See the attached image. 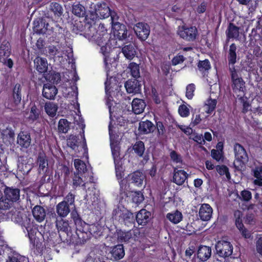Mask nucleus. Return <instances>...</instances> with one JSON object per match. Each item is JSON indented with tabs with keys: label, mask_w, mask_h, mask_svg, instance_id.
<instances>
[{
	"label": "nucleus",
	"mask_w": 262,
	"mask_h": 262,
	"mask_svg": "<svg viewBox=\"0 0 262 262\" xmlns=\"http://www.w3.org/2000/svg\"><path fill=\"white\" fill-rule=\"evenodd\" d=\"M49 10L53 13L55 17H59L63 13L62 6L56 2H52L50 4Z\"/></svg>",
	"instance_id": "nucleus-41"
},
{
	"label": "nucleus",
	"mask_w": 262,
	"mask_h": 262,
	"mask_svg": "<svg viewBox=\"0 0 262 262\" xmlns=\"http://www.w3.org/2000/svg\"><path fill=\"white\" fill-rule=\"evenodd\" d=\"M71 123L66 119H60L58 123L57 130L60 134H66L70 129Z\"/></svg>",
	"instance_id": "nucleus-39"
},
{
	"label": "nucleus",
	"mask_w": 262,
	"mask_h": 262,
	"mask_svg": "<svg viewBox=\"0 0 262 262\" xmlns=\"http://www.w3.org/2000/svg\"><path fill=\"white\" fill-rule=\"evenodd\" d=\"M179 114L182 117H187L190 114L189 109L185 104L180 105L178 109Z\"/></svg>",
	"instance_id": "nucleus-58"
},
{
	"label": "nucleus",
	"mask_w": 262,
	"mask_h": 262,
	"mask_svg": "<svg viewBox=\"0 0 262 262\" xmlns=\"http://www.w3.org/2000/svg\"><path fill=\"white\" fill-rule=\"evenodd\" d=\"M78 140L79 138L78 136L71 135L67 140V145L72 149H75L78 147Z\"/></svg>",
	"instance_id": "nucleus-49"
},
{
	"label": "nucleus",
	"mask_w": 262,
	"mask_h": 262,
	"mask_svg": "<svg viewBox=\"0 0 262 262\" xmlns=\"http://www.w3.org/2000/svg\"><path fill=\"white\" fill-rule=\"evenodd\" d=\"M7 218L14 223L19 224L24 231L27 232L28 236L31 244V248L36 254L42 253L43 250V246L39 238L36 236L38 231L37 225L33 221L28 217L26 214L21 215L20 212L9 211L7 213Z\"/></svg>",
	"instance_id": "nucleus-1"
},
{
	"label": "nucleus",
	"mask_w": 262,
	"mask_h": 262,
	"mask_svg": "<svg viewBox=\"0 0 262 262\" xmlns=\"http://www.w3.org/2000/svg\"><path fill=\"white\" fill-rule=\"evenodd\" d=\"M71 217L74 223L76 233L79 236V233H85L86 237L100 236L101 233V227L99 224H88L81 217L75 208L71 212Z\"/></svg>",
	"instance_id": "nucleus-2"
},
{
	"label": "nucleus",
	"mask_w": 262,
	"mask_h": 262,
	"mask_svg": "<svg viewBox=\"0 0 262 262\" xmlns=\"http://www.w3.org/2000/svg\"><path fill=\"white\" fill-rule=\"evenodd\" d=\"M188 173L184 170L174 168L172 182L179 186L182 185L188 178Z\"/></svg>",
	"instance_id": "nucleus-18"
},
{
	"label": "nucleus",
	"mask_w": 262,
	"mask_h": 262,
	"mask_svg": "<svg viewBox=\"0 0 262 262\" xmlns=\"http://www.w3.org/2000/svg\"><path fill=\"white\" fill-rule=\"evenodd\" d=\"M126 183L127 180L125 179H120V181H119L120 194L124 195V196L127 197L128 193L126 190Z\"/></svg>",
	"instance_id": "nucleus-56"
},
{
	"label": "nucleus",
	"mask_w": 262,
	"mask_h": 262,
	"mask_svg": "<svg viewBox=\"0 0 262 262\" xmlns=\"http://www.w3.org/2000/svg\"><path fill=\"white\" fill-rule=\"evenodd\" d=\"M58 110L57 104L52 102H47L45 105L46 113L50 117H54L56 116Z\"/></svg>",
	"instance_id": "nucleus-38"
},
{
	"label": "nucleus",
	"mask_w": 262,
	"mask_h": 262,
	"mask_svg": "<svg viewBox=\"0 0 262 262\" xmlns=\"http://www.w3.org/2000/svg\"><path fill=\"white\" fill-rule=\"evenodd\" d=\"M32 212L34 219L39 223L42 222L46 216L45 209L43 207L39 205L35 206L33 208Z\"/></svg>",
	"instance_id": "nucleus-26"
},
{
	"label": "nucleus",
	"mask_w": 262,
	"mask_h": 262,
	"mask_svg": "<svg viewBox=\"0 0 262 262\" xmlns=\"http://www.w3.org/2000/svg\"><path fill=\"white\" fill-rule=\"evenodd\" d=\"M234 151L236 160L241 163L245 164L248 161V156L244 147L240 144L236 143L234 145Z\"/></svg>",
	"instance_id": "nucleus-12"
},
{
	"label": "nucleus",
	"mask_w": 262,
	"mask_h": 262,
	"mask_svg": "<svg viewBox=\"0 0 262 262\" xmlns=\"http://www.w3.org/2000/svg\"><path fill=\"white\" fill-rule=\"evenodd\" d=\"M72 13L76 16L79 17H85V20H88V15H86V10L85 7L80 3L75 2L72 6Z\"/></svg>",
	"instance_id": "nucleus-27"
},
{
	"label": "nucleus",
	"mask_w": 262,
	"mask_h": 262,
	"mask_svg": "<svg viewBox=\"0 0 262 262\" xmlns=\"http://www.w3.org/2000/svg\"><path fill=\"white\" fill-rule=\"evenodd\" d=\"M256 250L259 255L262 257V236H260L256 241Z\"/></svg>",
	"instance_id": "nucleus-64"
},
{
	"label": "nucleus",
	"mask_w": 262,
	"mask_h": 262,
	"mask_svg": "<svg viewBox=\"0 0 262 262\" xmlns=\"http://www.w3.org/2000/svg\"><path fill=\"white\" fill-rule=\"evenodd\" d=\"M198 258L202 261L207 260L211 255V249L209 246L201 245L199 246L198 252Z\"/></svg>",
	"instance_id": "nucleus-23"
},
{
	"label": "nucleus",
	"mask_w": 262,
	"mask_h": 262,
	"mask_svg": "<svg viewBox=\"0 0 262 262\" xmlns=\"http://www.w3.org/2000/svg\"><path fill=\"white\" fill-rule=\"evenodd\" d=\"M236 45L234 43H232L229 47L228 55V64L229 66L232 65V67L234 66V64L236 62Z\"/></svg>",
	"instance_id": "nucleus-32"
},
{
	"label": "nucleus",
	"mask_w": 262,
	"mask_h": 262,
	"mask_svg": "<svg viewBox=\"0 0 262 262\" xmlns=\"http://www.w3.org/2000/svg\"><path fill=\"white\" fill-rule=\"evenodd\" d=\"M146 105L144 100L134 98L132 103V111L135 114H140L143 112Z\"/></svg>",
	"instance_id": "nucleus-24"
},
{
	"label": "nucleus",
	"mask_w": 262,
	"mask_h": 262,
	"mask_svg": "<svg viewBox=\"0 0 262 262\" xmlns=\"http://www.w3.org/2000/svg\"><path fill=\"white\" fill-rule=\"evenodd\" d=\"M112 214L115 220H117L121 224H123L128 227L132 226L135 223V217L133 213L126 208L115 209L113 211Z\"/></svg>",
	"instance_id": "nucleus-4"
},
{
	"label": "nucleus",
	"mask_w": 262,
	"mask_h": 262,
	"mask_svg": "<svg viewBox=\"0 0 262 262\" xmlns=\"http://www.w3.org/2000/svg\"><path fill=\"white\" fill-rule=\"evenodd\" d=\"M56 226L58 230L67 232L68 231L69 224L68 221L61 219L60 220H56Z\"/></svg>",
	"instance_id": "nucleus-50"
},
{
	"label": "nucleus",
	"mask_w": 262,
	"mask_h": 262,
	"mask_svg": "<svg viewBox=\"0 0 262 262\" xmlns=\"http://www.w3.org/2000/svg\"><path fill=\"white\" fill-rule=\"evenodd\" d=\"M130 196L132 202L137 205L140 204L144 200V195L140 191H132Z\"/></svg>",
	"instance_id": "nucleus-44"
},
{
	"label": "nucleus",
	"mask_w": 262,
	"mask_h": 262,
	"mask_svg": "<svg viewBox=\"0 0 262 262\" xmlns=\"http://www.w3.org/2000/svg\"><path fill=\"white\" fill-rule=\"evenodd\" d=\"M117 238L120 242H127L132 238L133 234L131 230L128 231H123L119 230L117 231Z\"/></svg>",
	"instance_id": "nucleus-42"
},
{
	"label": "nucleus",
	"mask_w": 262,
	"mask_h": 262,
	"mask_svg": "<svg viewBox=\"0 0 262 262\" xmlns=\"http://www.w3.org/2000/svg\"><path fill=\"white\" fill-rule=\"evenodd\" d=\"M75 195L71 192L68 194L64 198L62 201H64L67 205L69 206H73L75 208Z\"/></svg>",
	"instance_id": "nucleus-55"
},
{
	"label": "nucleus",
	"mask_w": 262,
	"mask_h": 262,
	"mask_svg": "<svg viewBox=\"0 0 262 262\" xmlns=\"http://www.w3.org/2000/svg\"><path fill=\"white\" fill-rule=\"evenodd\" d=\"M217 104V101L216 99H213L211 98L208 99L205 103L206 107V113L209 114H211L214 111Z\"/></svg>",
	"instance_id": "nucleus-46"
},
{
	"label": "nucleus",
	"mask_w": 262,
	"mask_h": 262,
	"mask_svg": "<svg viewBox=\"0 0 262 262\" xmlns=\"http://www.w3.org/2000/svg\"><path fill=\"white\" fill-rule=\"evenodd\" d=\"M96 15L101 19L108 17L111 15L110 8L105 2L98 3L95 7Z\"/></svg>",
	"instance_id": "nucleus-13"
},
{
	"label": "nucleus",
	"mask_w": 262,
	"mask_h": 262,
	"mask_svg": "<svg viewBox=\"0 0 262 262\" xmlns=\"http://www.w3.org/2000/svg\"><path fill=\"white\" fill-rule=\"evenodd\" d=\"M0 130L3 137L9 140H14L15 134L12 127L8 123L0 125Z\"/></svg>",
	"instance_id": "nucleus-28"
},
{
	"label": "nucleus",
	"mask_w": 262,
	"mask_h": 262,
	"mask_svg": "<svg viewBox=\"0 0 262 262\" xmlns=\"http://www.w3.org/2000/svg\"><path fill=\"white\" fill-rule=\"evenodd\" d=\"M92 24L95 25V21L94 18H91V20H85L84 28L81 30V31H83L84 34L90 38H94L96 39L98 43L100 42V40L102 38H104V36H106L105 38L107 39L108 34L107 31H102V34H99L98 31L96 30L95 26L93 25Z\"/></svg>",
	"instance_id": "nucleus-5"
},
{
	"label": "nucleus",
	"mask_w": 262,
	"mask_h": 262,
	"mask_svg": "<svg viewBox=\"0 0 262 262\" xmlns=\"http://www.w3.org/2000/svg\"><path fill=\"white\" fill-rule=\"evenodd\" d=\"M112 259L114 260H118L122 259L124 255L125 251L122 244H118L114 246L111 251Z\"/></svg>",
	"instance_id": "nucleus-25"
},
{
	"label": "nucleus",
	"mask_w": 262,
	"mask_h": 262,
	"mask_svg": "<svg viewBox=\"0 0 262 262\" xmlns=\"http://www.w3.org/2000/svg\"><path fill=\"white\" fill-rule=\"evenodd\" d=\"M213 209L211 206L206 203L202 204L199 209V216L203 221H209L212 217Z\"/></svg>",
	"instance_id": "nucleus-14"
},
{
	"label": "nucleus",
	"mask_w": 262,
	"mask_h": 262,
	"mask_svg": "<svg viewBox=\"0 0 262 262\" xmlns=\"http://www.w3.org/2000/svg\"><path fill=\"white\" fill-rule=\"evenodd\" d=\"M128 93L138 94L141 91V81L138 79H130L126 81L124 84Z\"/></svg>",
	"instance_id": "nucleus-11"
},
{
	"label": "nucleus",
	"mask_w": 262,
	"mask_h": 262,
	"mask_svg": "<svg viewBox=\"0 0 262 262\" xmlns=\"http://www.w3.org/2000/svg\"><path fill=\"white\" fill-rule=\"evenodd\" d=\"M171 159L177 163H182L183 162L181 156L178 154L175 150H172L170 153Z\"/></svg>",
	"instance_id": "nucleus-62"
},
{
	"label": "nucleus",
	"mask_w": 262,
	"mask_h": 262,
	"mask_svg": "<svg viewBox=\"0 0 262 262\" xmlns=\"http://www.w3.org/2000/svg\"><path fill=\"white\" fill-rule=\"evenodd\" d=\"M74 166L78 172H84L86 170V167L85 163L80 159H75L74 161Z\"/></svg>",
	"instance_id": "nucleus-53"
},
{
	"label": "nucleus",
	"mask_w": 262,
	"mask_h": 262,
	"mask_svg": "<svg viewBox=\"0 0 262 262\" xmlns=\"http://www.w3.org/2000/svg\"><path fill=\"white\" fill-rule=\"evenodd\" d=\"M34 68L36 71L40 73H45L47 71L48 64L46 58L37 56L34 60Z\"/></svg>",
	"instance_id": "nucleus-20"
},
{
	"label": "nucleus",
	"mask_w": 262,
	"mask_h": 262,
	"mask_svg": "<svg viewBox=\"0 0 262 262\" xmlns=\"http://www.w3.org/2000/svg\"><path fill=\"white\" fill-rule=\"evenodd\" d=\"M47 79L53 84H57L61 81V75L59 73L51 72L47 77Z\"/></svg>",
	"instance_id": "nucleus-51"
},
{
	"label": "nucleus",
	"mask_w": 262,
	"mask_h": 262,
	"mask_svg": "<svg viewBox=\"0 0 262 262\" xmlns=\"http://www.w3.org/2000/svg\"><path fill=\"white\" fill-rule=\"evenodd\" d=\"M134 31L138 38L144 41L148 38L150 30L147 23L139 22L135 25Z\"/></svg>",
	"instance_id": "nucleus-10"
},
{
	"label": "nucleus",
	"mask_w": 262,
	"mask_h": 262,
	"mask_svg": "<svg viewBox=\"0 0 262 262\" xmlns=\"http://www.w3.org/2000/svg\"><path fill=\"white\" fill-rule=\"evenodd\" d=\"M73 185L75 187L85 185V183L80 176L79 172H74L73 177Z\"/></svg>",
	"instance_id": "nucleus-52"
},
{
	"label": "nucleus",
	"mask_w": 262,
	"mask_h": 262,
	"mask_svg": "<svg viewBox=\"0 0 262 262\" xmlns=\"http://www.w3.org/2000/svg\"><path fill=\"white\" fill-rule=\"evenodd\" d=\"M195 89V85L193 83L189 84L186 86V97L188 99H191L193 98Z\"/></svg>",
	"instance_id": "nucleus-59"
},
{
	"label": "nucleus",
	"mask_w": 262,
	"mask_h": 262,
	"mask_svg": "<svg viewBox=\"0 0 262 262\" xmlns=\"http://www.w3.org/2000/svg\"><path fill=\"white\" fill-rule=\"evenodd\" d=\"M239 28L238 27L233 23H230L226 32L227 37L228 39L238 38L239 33Z\"/></svg>",
	"instance_id": "nucleus-30"
},
{
	"label": "nucleus",
	"mask_w": 262,
	"mask_h": 262,
	"mask_svg": "<svg viewBox=\"0 0 262 262\" xmlns=\"http://www.w3.org/2000/svg\"><path fill=\"white\" fill-rule=\"evenodd\" d=\"M155 129V125L148 120L141 121L139 123L138 131L140 135H147L153 133Z\"/></svg>",
	"instance_id": "nucleus-16"
},
{
	"label": "nucleus",
	"mask_w": 262,
	"mask_h": 262,
	"mask_svg": "<svg viewBox=\"0 0 262 262\" xmlns=\"http://www.w3.org/2000/svg\"><path fill=\"white\" fill-rule=\"evenodd\" d=\"M55 33L56 39L59 41L64 40L66 39V34L67 31L64 28H63L59 26V25H56L55 28Z\"/></svg>",
	"instance_id": "nucleus-48"
},
{
	"label": "nucleus",
	"mask_w": 262,
	"mask_h": 262,
	"mask_svg": "<svg viewBox=\"0 0 262 262\" xmlns=\"http://www.w3.org/2000/svg\"><path fill=\"white\" fill-rule=\"evenodd\" d=\"M232 81V88L235 93L242 92V95H245V82L242 77H239L237 74L235 67H229Z\"/></svg>",
	"instance_id": "nucleus-7"
},
{
	"label": "nucleus",
	"mask_w": 262,
	"mask_h": 262,
	"mask_svg": "<svg viewBox=\"0 0 262 262\" xmlns=\"http://www.w3.org/2000/svg\"><path fill=\"white\" fill-rule=\"evenodd\" d=\"M48 160L44 152H39L38 155L36 163L38 165V172L39 173H46L49 169Z\"/></svg>",
	"instance_id": "nucleus-17"
},
{
	"label": "nucleus",
	"mask_w": 262,
	"mask_h": 262,
	"mask_svg": "<svg viewBox=\"0 0 262 262\" xmlns=\"http://www.w3.org/2000/svg\"><path fill=\"white\" fill-rule=\"evenodd\" d=\"M56 213L60 217H65L70 212V207L66 205L64 201L59 202L56 207Z\"/></svg>",
	"instance_id": "nucleus-31"
},
{
	"label": "nucleus",
	"mask_w": 262,
	"mask_h": 262,
	"mask_svg": "<svg viewBox=\"0 0 262 262\" xmlns=\"http://www.w3.org/2000/svg\"><path fill=\"white\" fill-rule=\"evenodd\" d=\"M40 114V110L34 103L31 106L28 119L29 120L34 122L39 118Z\"/></svg>",
	"instance_id": "nucleus-40"
},
{
	"label": "nucleus",
	"mask_w": 262,
	"mask_h": 262,
	"mask_svg": "<svg viewBox=\"0 0 262 262\" xmlns=\"http://www.w3.org/2000/svg\"><path fill=\"white\" fill-rule=\"evenodd\" d=\"M128 177L132 183H133L137 186L142 185L144 179V176L142 173L138 170L128 175Z\"/></svg>",
	"instance_id": "nucleus-33"
},
{
	"label": "nucleus",
	"mask_w": 262,
	"mask_h": 262,
	"mask_svg": "<svg viewBox=\"0 0 262 262\" xmlns=\"http://www.w3.org/2000/svg\"><path fill=\"white\" fill-rule=\"evenodd\" d=\"M192 140H193L194 142H196L199 144L201 145H205V141L203 138V135L202 134L200 135L196 133H194L192 135V137L191 138Z\"/></svg>",
	"instance_id": "nucleus-63"
},
{
	"label": "nucleus",
	"mask_w": 262,
	"mask_h": 262,
	"mask_svg": "<svg viewBox=\"0 0 262 262\" xmlns=\"http://www.w3.org/2000/svg\"><path fill=\"white\" fill-rule=\"evenodd\" d=\"M21 85L19 83L15 84L13 89L12 95L13 102L16 105L20 103L21 100Z\"/></svg>",
	"instance_id": "nucleus-36"
},
{
	"label": "nucleus",
	"mask_w": 262,
	"mask_h": 262,
	"mask_svg": "<svg viewBox=\"0 0 262 262\" xmlns=\"http://www.w3.org/2000/svg\"><path fill=\"white\" fill-rule=\"evenodd\" d=\"M30 134L26 131H21L18 135L17 143L22 148H27L31 144Z\"/></svg>",
	"instance_id": "nucleus-19"
},
{
	"label": "nucleus",
	"mask_w": 262,
	"mask_h": 262,
	"mask_svg": "<svg viewBox=\"0 0 262 262\" xmlns=\"http://www.w3.org/2000/svg\"><path fill=\"white\" fill-rule=\"evenodd\" d=\"M58 175L60 173L61 177H63L64 179H66L70 174V169L66 165H62L61 167L58 169L57 172ZM57 172H56V174Z\"/></svg>",
	"instance_id": "nucleus-60"
},
{
	"label": "nucleus",
	"mask_w": 262,
	"mask_h": 262,
	"mask_svg": "<svg viewBox=\"0 0 262 262\" xmlns=\"http://www.w3.org/2000/svg\"><path fill=\"white\" fill-rule=\"evenodd\" d=\"M151 213L146 209L140 210L136 214L135 221L139 225H145L149 221Z\"/></svg>",
	"instance_id": "nucleus-21"
},
{
	"label": "nucleus",
	"mask_w": 262,
	"mask_h": 262,
	"mask_svg": "<svg viewBox=\"0 0 262 262\" xmlns=\"http://www.w3.org/2000/svg\"><path fill=\"white\" fill-rule=\"evenodd\" d=\"M122 52L126 58L131 60L136 55V50L134 43L126 42L122 48Z\"/></svg>",
	"instance_id": "nucleus-22"
},
{
	"label": "nucleus",
	"mask_w": 262,
	"mask_h": 262,
	"mask_svg": "<svg viewBox=\"0 0 262 262\" xmlns=\"http://www.w3.org/2000/svg\"><path fill=\"white\" fill-rule=\"evenodd\" d=\"M128 68L130 70V74L134 78L139 79L141 78L139 64L133 62L129 64Z\"/></svg>",
	"instance_id": "nucleus-45"
},
{
	"label": "nucleus",
	"mask_w": 262,
	"mask_h": 262,
	"mask_svg": "<svg viewBox=\"0 0 262 262\" xmlns=\"http://www.w3.org/2000/svg\"><path fill=\"white\" fill-rule=\"evenodd\" d=\"M4 195L0 199V209L7 210L20 199V189L13 187H6Z\"/></svg>",
	"instance_id": "nucleus-3"
},
{
	"label": "nucleus",
	"mask_w": 262,
	"mask_h": 262,
	"mask_svg": "<svg viewBox=\"0 0 262 262\" xmlns=\"http://www.w3.org/2000/svg\"><path fill=\"white\" fill-rule=\"evenodd\" d=\"M216 255L220 258H227L233 253V246L228 241H221L215 245Z\"/></svg>",
	"instance_id": "nucleus-6"
},
{
	"label": "nucleus",
	"mask_w": 262,
	"mask_h": 262,
	"mask_svg": "<svg viewBox=\"0 0 262 262\" xmlns=\"http://www.w3.org/2000/svg\"><path fill=\"white\" fill-rule=\"evenodd\" d=\"M198 67L199 70L202 72L208 71L211 68L210 62L208 59L199 61Z\"/></svg>",
	"instance_id": "nucleus-54"
},
{
	"label": "nucleus",
	"mask_w": 262,
	"mask_h": 262,
	"mask_svg": "<svg viewBox=\"0 0 262 262\" xmlns=\"http://www.w3.org/2000/svg\"><path fill=\"white\" fill-rule=\"evenodd\" d=\"M133 150L140 157L143 156L145 151L144 143L142 141H137L133 146Z\"/></svg>",
	"instance_id": "nucleus-43"
},
{
	"label": "nucleus",
	"mask_w": 262,
	"mask_h": 262,
	"mask_svg": "<svg viewBox=\"0 0 262 262\" xmlns=\"http://www.w3.org/2000/svg\"><path fill=\"white\" fill-rule=\"evenodd\" d=\"M178 34L180 37L187 41H193L198 37V31L195 26H182L179 28Z\"/></svg>",
	"instance_id": "nucleus-8"
},
{
	"label": "nucleus",
	"mask_w": 262,
	"mask_h": 262,
	"mask_svg": "<svg viewBox=\"0 0 262 262\" xmlns=\"http://www.w3.org/2000/svg\"><path fill=\"white\" fill-rule=\"evenodd\" d=\"M252 172L253 177L256 178L253 182V184L260 187L262 186V163L255 166Z\"/></svg>",
	"instance_id": "nucleus-29"
},
{
	"label": "nucleus",
	"mask_w": 262,
	"mask_h": 262,
	"mask_svg": "<svg viewBox=\"0 0 262 262\" xmlns=\"http://www.w3.org/2000/svg\"><path fill=\"white\" fill-rule=\"evenodd\" d=\"M215 169L220 176H226L228 180L231 179V176L228 167L225 165H217L215 166Z\"/></svg>",
	"instance_id": "nucleus-47"
},
{
	"label": "nucleus",
	"mask_w": 262,
	"mask_h": 262,
	"mask_svg": "<svg viewBox=\"0 0 262 262\" xmlns=\"http://www.w3.org/2000/svg\"><path fill=\"white\" fill-rule=\"evenodd\" d=\"M241 199L244 202H249L252 199V193L248 190L244 189L241 192Z\"/></svg>",
	"instance_id": "nucleus-61"
},
{
	"label": "nucleus",
	"mask_w": 262,
	"mask_h": 262,
	"mask_svg": "<svg viewBox=\"0 0 262 262\" xmlns=\"http://www.w3.org/2000/svg\"><path fill=\"white\" fill-rule=\"evenodd\" d=\"M112 30L114 35L119 40H125L127 36V30L126 26L119 22H115L114 18L111 16Z\"/></svg>",
	"instance_id": "nucleus-9"
},
{
	"label": "nucleus",
	"mask_w": 262,
	"mask_h": 262,
	"mask_svg": "<svg viewBox=\"0 0 262 262\" xmlns=\"http://www.w3.org/2000/svg\"><path fill=\"white\" fill-rule=\"evenodd\" d=\"M104 37L103 38L100 40V42L98 45L99 46H101L100 48L101 53L104 55V62L105 66H107V58L109 57V53L111 49V47L109 46H107V43L106 42V39H104Z\"/></svg>",
	"instance_id": "nucleus-35"
},
{
	"label": "nucleus",
	"mask_w": 262,
	"mask_h": 262,
	"mask_svg": "<svg viewBox=\"0 0 262 262\" xmlns=\"http://www.w3.org/2000/svg\"><path fill=\"white\" fill-rule=\"evenodd\" d=\"M166 218L171 223L174 224L179 223L183 219L182 213L178 210L166 215Z\"/></svg>",
	"instance_id": "nucleus-37"
},
{
	"label": "nucleus",
	"mask_w": 262,
	"mask_h": 262,
	"mask_svg": "<svg viewBox=\"0 0 262 262\" xmlns=\"http://www.w3.org/2000/svg\"><path fill=\"white\" fill-rule=\"evenodd\" d=\"M11 53V48L10 43L4 40L0 45V59L9 57Z\"/></svg>",
	"instance_id": "nucleus-34"
},
{
	"label": "nucleus",
	"mask_w": 262,
	"mask_h": 262,
	"mask_svg": "<svg viewBox=\"0 0 262 262\" xmlns=\"http://www.w3.org/2000/svg\"><path fill=\"white\" fill-rule=\"evenodd\" d=\"M235 217V225L238 230H241L244 227V224L242 222L241 217V213L239 211H236L234 213Z\"/></svg>",
	"instance_id": "nucleus-57"
},
{
	"label": "nucleus",
	"mask_w": 262,
	"mask_h": 262,
	"mask_svg": "<svg viewBox=\"0 0 262 262\" xmlns=\"http://www.w3.org/2000/svg\"><path fill=\"white\" fill-rule=\"evenodd\" d=\"M58 93V90L55 85L50 83H46L43 84L42 95L49 100H54Z\"/></svg>",
	"instance_id": "nucleus-15"
}]
</instances>
